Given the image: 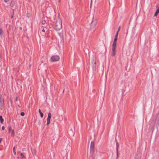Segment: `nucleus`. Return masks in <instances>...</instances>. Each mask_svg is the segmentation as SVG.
<instances>
[{
  "label": "nucleus",
  "mask_w": 159,
  "mask_h": 159,
  "mask_svg": "<svg viewBox=\"0 0 159 159\" xmlns=\"http://www.w3.org/2000/svg\"><path fill=\"white\" fill-rule=\"evenodd\" d=\"M91 18L92 20L90 23V29L92 31H94L96 29L97 21L96 19L95 18H94L93 16Z\"/></svg>",
  "instance_id": "1"
},
{
  "label": "nucleus",
  "mask_w": 159,
  "mask_h": 159,
  "mask_svg": "<svg viewBox=\"0 0 159 159\" xmlns=\"http://www.w3.org/2000/svg\"><path fill=\"white\" fill-rule=\"evenodd\" d=\"M62 25L61 19H59L55 23V28L57 30H60L62 28Z\"/></svg>",
  "instance_id": "2"
},
{
  "label": "nucleus",
  "mask_w": 159,
  "mask_h": 159,
  "mask_svg": "<svg viewBox=\"0 0 159 159\" xmlns=\"http://www.w3.org/2000/svg\"><path fill=\"white\" fill-rule=\"evenodd\" d=\"M4 107V100L2 95L0 94V109L2 110Z\"/></svg>",
  "instance_id": "3"
},
{
  "label": "nucleus",
  "mask_w": 159,
  "mask_h": 159,
  "mask_svg": "<svg viewBox=\"0 0 159 159\" xmlns=\"http://www.w3.org/2000/svg\"><path fill=\"white\" fill-rule=\"evenodd\" d=\"M154 124H153L152 125L150 124V125L148 129V133L150 135H152L153 133V130L154 129Z\"/></svg>",
  "instance_id": "4"
},
{
  "label": "nucleus",
  "mask_w": 159,
  "mask_h": 159,
  "mask_svg": "<svg viewBox=\"0 0 159 159\" xmlns=\"http://www.w3.org/2000/svg\"><path fill=\"white\" fill-rule=\"evenodd\" d=\"M60 57L58 56L54 55L51 57L50 59L52 62H54L58 61Z\"/></svg>",
  "instance_id": "5"
},
{
  "label": "nucleus",
  "mask_w": 159,
  "mask_h": 159,
  "mask_svg": "<svg viewBox=\"0 0 159 159\" xmlns=\"http://www.w3.org/2000/svg\"><path fill=\"white\" fill-rule=\"evenodd\" d=\"M51 117V114L49 112L48 114V116L47 118V125H49L50 123V119Z\"/></svg>",
  "instance_id": "6"
},
{
  "label": "nucleus",
  "mask_w": 159,
  "mask_h": 159,
  "mask_svg": "<svg viewBox=\"0 0 159 159\" xmlns=\"http://www.w3.org/2000/svg\"><path fill=\"white\" fill-rule=\"evenodd\" d=\"M92 66L93 69H94L96 68V60L94 58H93L92 61Z\"/></svg>",
  "instance_id": "7"
},
{
  "label": "nucleus",
  "mask_w": 159,
  "mask_h": 159,
  "mask_svg": "<svg viewBox=\"0 0 159 159\" xmlns=\"http://www.w3.org/2000/svg\"><path fill=\"white\" fill-rule=\"evenodd\" d=\"M116 153H117V157L118 155V147L119 146V145L116 139Z\"/></svg>",
  "instance_id": "8"
},
{
  "label": "nucleus",
  "mask_w": 159,
  "mask_h": 159,
  "mask_svg": "<svg viewBox=\"0 0 159 159\" xmlns=\"http://www.w3.org/2000/svg\"><path fill=\"white\" fill-rule=\"evenodd\" d=\"M94 147V143L93 142H91L90 144V150L93 151Z\"/></svg>",
  "instance_id": "9"
},
{
  "label": "nucleus",
  "mask_w": 159,
  "mask_h": 159,
  "mask_svg": "<svg viewBox=\"0 0 159 159\" xmlns=\"http://www.w3.org/2000/svg\"><path fill=\"white\" fill-rule=\"evenodd\" d=\"M116 49H115L114 48H112L111 56H114L116 54Z\"/></svg>",
  "instance_id": "10"
},
{
  "label": "nucleus",
  "mask_w": 159,
  "mask_h": 159,
  "mask_svg": "<svg viewBox=\"0 0 159 159\" xmlns=\"http://www.w3.org/2000/svg\"><path fill=\"white\" fill-rule=\"evenodd\" d=\"M116 42H113V43L112 44V48H114L116 49Z\"/></svg>",
  "instance_id": "11"
},
{
  "label": "nucleus",
  "mask_w": 159,
  "mask_h": 159,
  "mask_svg": "<svg viewBox=\"0 0 159 159\" xmlns=\"http://www.w3.org/2000/svg\"><path fill=\"white\" fill-rule=\"evenodd\" d=\"M39 113H40V116L41 117H43V113L41 112V111L40 110V109H39Z\"/></svg>",
  "instance_id": "12"
},
{
  "label": "nucleus",
  "mask_w": 159,
  "mask_h": 159,
  "mask_svg": "<svg viewBox=\"0 0 159 159\" xmlns=\"http://www.w3.org/2000/svg\"><path fill=\"white\" fill-rule=\"evenodd\" d=\"M0 122L1 123H3L4 121V120L2 118V116H0Z\"/></svg>",
  "instance_id": "13"
},
{
  "label": "nucleus",
  "mask_w": 159,
  "mask_h": 159,
  "mask_svg": "<svg viewBox=\"0 0 159 159\" xmlns=\"http://www.w3.org/2000/svg\"><path fill=\"white\" fill-rule=\"evenodd\" d=\"M2 32L3 30L2 28L0 26V35L1 36L3 35Z\"/></svg>",
  "instance_id": "14"
},
{
  "label": "nucleus",
  "mask_w": 159,
  "mask_h": 159,
  "mask_svg": "<svg viewBox=\"0 0 159 159\" xmlns=\"http://www.w3.org/2000/svg\"><path fill=\"white\" fill-rule=\"evenodd\" d=\"M11 136L12 137H14L15 135L14 131V129L12 130L11 132Z\"/></svg>",
  "instance_id": "15"
},
{
  "label": "nucleus",
  "mask_w": 159,
  "mask_h": 159,
  "mask_svg": "<svg viewBox=\"0 0 159 159\" xmlns=\"http://www.w3.org/2000/svg\"><path fill=\"white\" fill-rule=\"evenodd\" d=\"M8 130L9 133H10L11 132L12 130V127L11 125H9L8 126Z\"/></svg>",
  "instance_id": "16"
},
{
  "label": "nucleus",
  "mask_w": 159,
  "mask_h": 159,
  "mask_svg": "<svg viewBox=\"0 0 159 159\" xmlns=\"http://www.w3.org/2000/svg\"><path fill=\"white\" fill-rule=\"evenodd\" d=\"M159 13V11L157 9L155 13L154 16H156Z\"/></svg>",
  "instance_id": "17"
},
{
  "label": "nucleus",
  "mask_w": 159,
  "mask_h": 159,
  "mask_svg": "<svg viewBox=\"0 0 159 159\" xmlns=\"http://www.w3.org/2000/svg\"><path fill=\"white\" fill-rule=\"evenodd\" d=\"M13 150L14 153V154L15 155H16V152L15 151V147H13Z\"/></svg>",
  "instance_id": "18"
},
{
  "label": "nucleus",
  "mask_w": 159,
  "mask_h": 159,
  "mask_svg": "<svg viewBox=\"0 0 159 159\" xmlns=\"http://www.w3.org/2000/svg\"><path fill=\"white\" fill-rule=\"evenodd\" d=\"M46 23L45 21V20H43L42 21L41 23L42 25H44Z\"/></svg>",
  "instance_id": "19"
},
{
  "label": "nucleus",
  "mask_w": 159,
  "mask_h": 159,
  "mask_svg": "<svg viewBox=\"0 0 159 159\" xmlns=\"http://www.w3.org/2000/svg\"><path fill=\"white\" fill-rule=\"evenodd\" d=\"M38 124L39 125H40L41 124V122L40 120H39L37 121Z\"/></svg>",
  "instance_id": "20"
},
{
  "label": "nucleus",
  "mask_w": 159,
  "mask_h": 159,
  "mask_svg": "<svg viewBox=\"0 0 159 159\" xmlns=\"http://www.w3.org/2000/svg\"><path fill=\"white\" fill-rule=\"evenodd\" d=\"M25 113L24 112H21V113H20V115L22 116H24L25 115Z\"/></svg>",
  "instance_id": "21"
},
{
  "label": "nucleus",
  "mask_w": 159,
  "mask_h": 159,
  "mask_svg": "<svg viewBox=\"0 0 159 159\" xmlns=\"http://www.w3.org/2000/svg\"><path fill=\"white\" fill-rule=\"evenodd\" d=\"M20 155H21V156L23 158H25V156L22 153H21L20 154Z\"/></svg>",
  "instance_id": "22"
},
{
  "label": "nucleus",
  "mask_w": 159,
  "mask_h": 159,
  "mask_svg": "<svg viewBox=\"0 0 159 159\" xmlns=\"http://www.w3.org/2000/svg\"><path fill=\"white\" fill-rule=\"evenodd\" d=\"M117 37H115L114 39V42H116L117 40Z\"/></svg>",
  "instance_id": "23"
},
{
  "label": "nucleus",
  "mask_w": 159,
  "mask_h": 159,
  "mask_svg": "<svg viewBox=\"0 0 159 159\" xmlns=\"http://www.w3.org/2000/svg\"><path fill=\"white\" fill-rule=\"evenodd\" d=\"M118 32L117 31L116 33V34L115 37H117V36H118Z\"/></svg>",
  "instance_id": "24"
},
{
  "label": "nucleus",
  "mask_w": 159,
  "mask_h": 159,
  "mask_svg": "<svg viewBox=\"0 0 159 159\" xmlns=\"http://www.w3.org/2000/svg\"><path fill=\"white\" fill-rule=\"evenodd\" d=\"M10 6L11 7H13L14 6V4L12 2H11L10 4Z\"/></svg>",
  "instance_id": "25"
},
{
  "label": "nucleus",
  "mask_w": 159,
  "mask_h": 159,
  "mask_svg": "<svg viewBox=\"0 0 159 159\" xmlns=\"http://www.w3.org/2000/svg\"><path fill=\"white\" fill-rule=\"evenodd\" d=\"M2 130H4V129H5V127H4L3 126L2 127Z\"/></svg>",
  "instance_id": "26"
},
{
  "label": "nucleus",
  "mask_w": 159,
  "mask_h": 159,
  "mask_svg": "<svg viewBox=\"0 0 159 159\" xmlns=\"http://www.w3.org/2000/svg\"><path fill=\"white\" fill-rule=\"evenodd\" d=\"M92 0H91V3H90V7H91L92 6Z\"/></svg>",
  "instance_id": "27"
},
{
  "label": "nucleus",
  "mask_w": 159,
  "mask_h": 159,
  "mask_svg": "<svg viewBox=\"0 0 159 159\" xmlns=\"http://www.w3.org/2000/svg\"><path fill=\"white\" fill-rule=\"evenodd\" d=\"M120 26L119 27L118 29V31H118L119 32V31L120 30Z\"/></svg>",
  "instance_id": "28"
},
{
  "label": "nucleus",
  "mask_w": 159,
  "mask_h": 159,
  "mask_svg": "<svg viewBox=\"0 0 159 159\" xmlns=\"http://www.w3.org/2000/svg\"><path fill=\"white\" fill-rule=\"evenodd\" d=\"M15 101H17L18 100V98L17 97H16V99H15Z\"/></svg>",
  "instance_id": "29"
},
{
  "label": "nucleus",
  "mask_w": 159,
  "mask_h": 159,
  "mask_svg": "<svg viewBox=\"0 0 159 159\" xmlns=\"http://www.w3.org/2000/svg\"><path fill=\"white\" fill-rule=\"evenodd\" d=\"M5 2H7L9 1V0H4Z\"/></svg>",
  "instance_id": "30"
},
{
  "label": "nucleus",
  "mask_w": 159,
  "mask_h": 159,
  "mask_svg": "<svg viewBox=\"0 0 159 159\" xmlns=\"http://www.w3.org/2000/svg\"><path fill=\"white\" fill-rule=\"evenodd\" d=\"M42 31L43 32H45V30L44 29H43L42 30Z\"/></svg>",
  "instance_id": "31"
},
{
  "label": "nucleus",
  "mask_w": 159,
  "mask_h": 159,
  "mask_svg": "<svg viewBox=\"0 0 159 159\" xmlns=\"http://www.w3.org/2000/svg\"><path fill=\"white\" fill-rule=\"evenodd\" d=\"M2 138H0V143H1V141H2Z\"/></svg>",
  "instance_id": "32"
},
{
  "label": "nucleus",
  "mask_w": 159,
  "mask_h": 159,
  "mask_svg": "<svg viewBox=\"0 0 159 159\" xmlns=\"http://www.w3.org/2000/svg\"><path fill=\"white\" fill-rule=\"evenodd\" d=\"M11 18H12L13 17V14L11 15Z\"/></svg>",
  "instance_id": "33"
},
{
  "label": "nucleus",
  "mask_w": 159,
  "mask_h": 159,
  "mask_svg": "<svg viewBox=\"0 0 159 159\" xmlns=\"http://www.w3.org/2000/svg\"><path fill=\"white\" fill-rule=\"evenodd\" d=\"M14 9H13V12H14Z\"/></svg>",
  "instance_id": "34"
},
{
  "label": "nucleus",
  "mask_w": 159,
  "mask_h": 159,
  "mask_svg": "<svg viewBox=\"0 0 159 159\" xmlns=\"http://www.w3.org/2000/svg\"><path fill=\"white\" fill-rule=\"evenodd\" d=\"M158 120H159V115Z\"/></svg>",
  "instance_id": "35"
}]
</instances>
